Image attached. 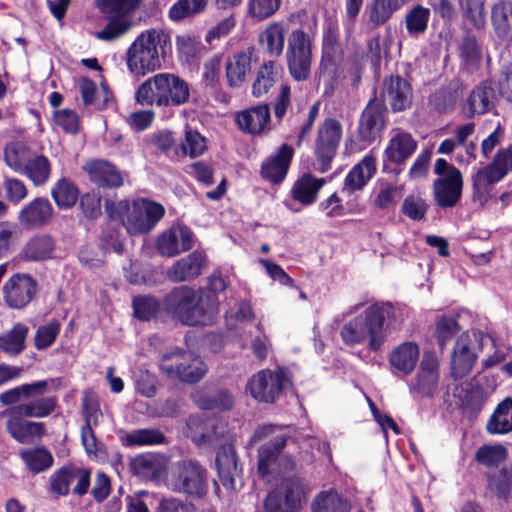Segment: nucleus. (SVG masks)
<instances>
[{
    "label": "nucleus",
    "instance_id": "nucleus-41",
    "mask_svg": "<svg viewBox=\"0 0 512 512\" xmlns=\"http://www.w3.org/2000/svg\"><path fill=\"white\" fill-rule=\"evenodd\" d=\"M489 434H506L512 431V398L507 397L498 404L486 424Z\"/></svg>",
    "mask_w": 512,
    "mask_h": 512
},
{
    "label": "nucleus",
    "instance_id": "nucleus-36",
    "mask_svg": "<svg viewBox=\"0 0 512 512\" xmlns=\"http://www.w3.org/2000/svg\"><path fill=\"white\" fill-rule=\"evenodd\" d=\"M288 438L286 435H278L258 449L257 473L259 478L265 479L271 473V465L279 461Z\"/></svg>",
    "mask_w": 512,
    "mask_h": 512
},
{
    "label": "nucleus",
    "instance_id": "nucleus-64",
    "mask_svg": "<svg viewBox=\"0 0 512 512\" xmlns=\"http://www.w3.org/2000/svg\"><path fill=\"white\" fill-rule=\"evenodd\" d=\"M495 89L500 98L512 103V61L504 62L501 65Z\"/></svg>",
    "mask_w": 512,
    "mask_h": 512
},
{
    "label": "nucleus",
    "instance_id": "nucleus-15",
    "mask_svg": "<svg viewBox=\"0 0 512 512\" xmlns=\"http://www.w3.org/2000/svg\"><path fill=\"white\" fill-rule=\"evenodd\" d=\"M418 146L408 132L398 130L389 140L382 156V172L397 176Z\"/></svg>",
    "mask_w": 512,
    "mask_h": 512
},
{
    "label": "nucleus",
    "instance_id": "nucleus-44",
    "mask_svg": "<svg viewBox=\"0 0 512 512\" xmlns=\"http://www.w3.org/2000/svg\"><path fill=\"white\" fill-rule=\"evenodd\" d=\"M508 456V449L502 444H483L476 450L474 460L488 469H497Z\"/></svg>",
    "mask_w": 512,
    "mask_h": 512
},
{
    "label": "nucleus",
    "instance_id": "nucleus-46",
    "mask_svg": "<svg viewBox=\"0 0 512 512\" xmlns=\"http://www.w3.org/2000/svg\"><path fill=\"white\" fill-rule=\"evenodd\" d=\"M485 477L487 489L498 498L508 499L512 496V472L507 466H502L496 472H487Z\"/></svg>",
    "mask_w": 512,
    "mask_h": 512
},
{
    "label": "nucleus",
    "instance_id": "nucleus-2",
    "mask_svg": "<svg viewBox=\"0 0 512 512\" xmlns=\"http://www.w3.org/2000/svg\"><path fill=\"white\" fill-rule=\"evenodd\" d=\"M171 52V37L164 30L142 31L126 51L127 69L136 77H144L159 70Z\"/></svg>",
    "mask_w": 512,
    "mask_h": 512
},
{
    "label": "nucleus",
    "instance_id": "nucleus-40",
    "mask_svg": "<svg viewBox=\"0 0 512 512\" xmlns=\"http://www.w3.org/2000/svg\"><path fill=\"white\" fill-rule=\"evenodd\" d=\"M19 456L27 469L34 474L47 471L54 464L52 453L44 446L23 449L19 452Z\"/></svg>",
    "mask_w": 512,
    "mask_h": 512
},
{
    "label": "nucleus",
    "instance_id": "nucleus-13",
    "mask_svg": "<svg viewBox=\"0 0 512 512\" xmlns=\"http://www.w3.org/2000/svg\"><path fill=\"white\" fill-rule=\"evenodd\" d=\"M77 480L72 493L82 497L87 494L91 483V470L68 462L56 469L49 477V492L56 497H65L70 493V486Z\"/></svg>",
    "mask_w": 512,
    "mask_h": 512
},
{
    "label": "nucleus",
    "instance_id": "nucleus-56",
    "mask_svg": "<svg viewBox=\"0 0 512 512\" xmlns=\"http://www.w3.org/2000/svg\"><path fill=\"white\" fill-rule=\"evenodd\" d=\"M187 353L185 350L175 348L164 353L159 361V369L167 378L175 380L179 370L186 363Z\"/></svg>",
    "mask_w": 512,
    "mask_h": 512
},
{
    "label": "nucleus",
    "instance_id": "nucleus-20",
    "mask_svg": "<svg viewBox=\"0 0 512 512\" xmlns=\"http://www.w3.org/2000/svg\"><path fill=\"white\" fill-rule=\"evenodd\" d=\"M215 465L222 486L229 492L235 491L236 479L242 476V467L233 444L225 443L218 447Z\"/></svg>",
    "mask_w": 512,
    "mask_h": 512
},
{
    "label": "nucleus",
    "instance_id": "nucleus-60",
    "mask_svg": "<svg viewBox=\"0 0 512 512\" xmlns=\"http://www.w3.org/2000/svg\"><path fill=\"white\" fill-rule=\"evenodd\" d=\"M459 56L467 65H474L481 61V46L471 31H467L462 37L459 46Z\"/></svg>",
    "mask_w": 512,
    "mask_h": 512
},
{
    "label": "nucleus",
    "instance_id": "nucleus-32",
    "mask_svg": "<svg viewBox=\"0 0 512 512\" xmlns=\"http://www.w3.org/2000/svg\"><path fill=\"white\" fill-rule=\"evenodd\" d=\"M492 80L480 82L470 92L467 98L466 117L472 118L475 115H483L490 111L493 106L492 100L496 97V89Z\"/></svg>",
    "mask_w": 512,
    "mask_h": 512
},
{
    "label": "nucleus",
    "instance_id": "nucleus-1",
    "mask_svg": "<svg viewBox=\"0 0 512 512\" xmlns=\"http://www.w3.org/2000/svg\"><path fill=\"white\" fill-rule=\"evenodd\" d=\"M162 310L172 320L188 327L213 324L217 305L208 297L187 285L174 287L164 295Z\"/></svg>",
    "mask_w": 512,
    "mask_h": 512
},
{
    "label": "nucleus",
    "instance_id": "nucleus-53",
    "mask_svg": "<svg viewBox=\"0 0 512 512\" xmlns=\"http://www.w3.org/2000/svg\"><path fill=\"white\" fill-rule=\"evenodd\" d=\"M484 168L491 178L499 181L512 172V143L507 148L498 150L492 161Z\"/></svg>",
    "mask_w": 512,
    "mask_h": 512
},
{
    "label": "nucleus",
    "instance_id": "nucleus-29",
    "mask_svg": "<svg viewBox=\"0 0 512 512\" xmlns=\"http://www.w3.org/2000/svg\"><path fill=\"white\" fill-rule=\"evenodd\" d=\"M236 124L245 134L259 135L270 122V108L267 103L242 110L236 115Z\"/></svg>",
    "mask_w": 512,
    "mask_h": 512
},
{
    "label": "nucleus",
    "instance_id": "nucleus-50",
    "mask_svg": "<svg viewBox=\"0 0 512 512\" xmlns=\"http://www.w3.org/2000/svg\"><path fill=\"white\" fill-rule=\"evenodd\" d=\"M472 181V195L471 199L473 202L479 203L480 206H484L490 199L492 185L499 182L491 178L485 168L479 169L471 177Z\"/></svg>",
    "mask_w": 512,
    "mask_h": 512
},
{
    "label": "nucleus",
    "instance_id": "nucleus-61",
    "mask_svg": "<svg viewBox=\"0 0 512 512\" xmlns=\"http://www.w3.org/2000/svg\"><path fill=\"white\" fill-rule=\"evenodd\" d=\"M19 242V229L16 223L0 221V259L10 255Z\"/></svg>",
    "mask_w": 512,
    "mask_h": 512
},
{
    "label": "nucleus",
    "instance_id": "nucleus-59",
    "mask_svg": "<svg viewBox=\"0 0 512 512\" xmlns=\"http://www.w3.org/2000/svg\"><path fill=\"white\" fill-rule=\"evenodd\" d=\"M282 0H248L247 14L258 21L274 16L280 9Z\"/></svg>",
    "mask_w": 512,
    "mask_h": 512
},
{
    "label": "nucleus",
    "instance_id": "nucleus-27",
    "mask_svg": "<svg viewBox=\"0 0 512 512\" xmlns=\"http://www.w3.org/2000/svg\"><path fill=\"white\" fill-rule=\"evenodd\" d=\"M287 34V27L283 21L270 22L258 36V43L264 55L274 61L279 59L284 53Z\"/></svg>",
    "mask_w": 512,
    "mask_h": 512
},
{
    "label": "nucleus",
    "instance_id": "nucleus-47",
    "mask_svg": "<svg viewBox=\"0 0 512 512\" xmlns=\"http://www.w3.org/2000/svg\"><path fill=\"white\" fill-rule=\"evenodd\" d=\"M208 0H177L168 10V17L173 22L193 18L205 11Z\"/></svg>",
    "mask_w": 512,
    "mask_h": 512
},
{
    "label": "nucleus",
    "instance_id": "nucleus-63",
    "mask_svg": "<svg viewBox=\"0 0 512 512\" xmlns=\"http://www.w3.org/2000/svg\"><path fill=\"white\" fill-rule=\"evenodd\" d=\"M457 92L448 87L436 90L430 97V104L438 113H447L454 109L457 102Z\"/></svg>",
    "mask_w": 512,
    "mask_h": 512
},
{
    "label": "nucleus",
    "instance_id": "nucleus-23",
    "mask_svg": "<svg viewBox=\"0 0 512 512\" xmlns=\"http://www.w3.org/2000/svg\"><path fill=\"white\" fill-rule=\"evenodd\" d=\"M379 100L388 101L392 112L398 113L409 109L412 105V86L400 75L384 78Z\"/></svg>",
    "mask_w": 512,
    "mask_h": 512
},
{
    "label": "nucleus",
    "instance_id": "nucleus-37",
    "mask_svg": "<svg viewBox=\"0 0 512 512\" xmlns=\"http://www.w3.org/2000/svg\"><path fill=\"white\" fill-rule=\"evenodd\" d=\"M325 183L324 178H316L311 173H304L293 184L292 198L305 206L311 205L316 202L318 192Z\"/></svg>",
    "mask_w": 512,
    "mask_h": 512
},
{
    "label": "nucleus",
    "instance_id": "nucleus-12",
    "mask_svg": "<svg viewBox=\"0 0 512 512\" xmlns=\"http://www.w3.org/2000/svg\"><path fill=\"white\" fill-rule=\"evenodd\" d=\"M395 316L390 302H375L363 312V326L367 334V346L372 352L379 351L387 341L389 322Z\"/></svg>",
    "mask_w": 512,
    "mask_h": 512
},
{
    "label": "nucleus",
    "instance_id": "nucleus-8",
    "mask_svg": "<svg viewBox=\"0 0 512 512\" xmlns=\"http://www.w3.org/2000/svg\"><path fill=\"white\" fill-rule=\"evenodd\" d=\"M315 34V29L306 31L302 26L287 34L285 60L294 81H306L311 75Z\"/></svg>",
    "mask_w": 512,
    "mask_h": 512
},
{
    "label": "nucleus",
    "instance_id": "nucleus-33",
    "mask_svg": "<svg viewBox=\"0 0 512 512\" xmlns=\"http://www.w3.org/2000/svg\"><path fill=\"white\" fill-rule=\"evenodd\" d=\"M377 171L376 158L372 152L352 167L344 179L343 191L349 194L361 190Z\"/></svg>",
    "mask_w": 512,
    "mask_h": 512
},
{
    "label": "nucleus",
    "instance_id": "nucleus-9",
    "mask_svg": "<svg viewBox=\"0 0 512 512\" xmlns=\"http://www.w3.org/2000/svg\"><path fill=\"white\" fill-rule=\"evenodd\" d=\"M207 469L195 459H183L173 467L169 486L173 492L193 499H202L208 492Z\"/></svg>",
    "mask_w": 512,
    "mask_h": 512
},
{
    "label": "nucleus",
    "instance_id": "nucleus-6",
    "mask_svg": "<svg viewBox=\"0 0 512 512\" xmlns=\"http://www.w3.org/2000/svg\"><path fill=\"white\" fill-rule=\"evenodd\" d=\"M388 109L383 100H379L376 89L370 97L358 121L355 138H348L345 147L350 152L361 151L380 140L387 126Z\"/></svg>",
    "mask_w": 512,
    "mask_h": 512
},
{
    "label": "nucleus",
    "instance_id": "nucleus-34",
    "mask_svg": "<svg viewBox=\"0 0 512 512\" xmlns=\"http://www.w3.org/2000/svg\"><path fill=\"white\" fill-rule=\"evenodd\" d=\"M377 171L376 158L372 152L352 167L344 179L343 191L349 194L361 190Z\"/></svg>",
    "mask_w": 512,
    "mask_h": 512
},
{
    "label": "nucleus",
    "instance_id": "nucleus-3",
    "mask_svg": "<svg viewBox=\"0 0 512 512\" xmlns=\"http://www.w3.org/2000/svg\"><path fill=\"white\" fill-rule=\"evenodd\" d=\"M190 98L189 84L179 75L169 72L155 74L136 89L134 99L140 106L178 107Z\"/></svg>",
    "mask_w": 512,
    "mask_h": 512
},
{
    "label": "nucleus",
    "instance_id": "nucleus-11",
    "mask_svg": "<svg viewBox=\"0 0 512 512\" xmlns=\"http://www.w3.org/2000/svg\"><path fill=\"white\" fill-rule=\"evenodd\" d=\"M342 135V124L336 118L328 117L319 124L313 146L314 166L319 173H326L331 169Z\"/></svg>",
    "mask_w": 512,
    "mask_h": 512
},
{
    "label": "nucleus",
    "instance_id": "nucleus-42",
    "mask_svg": "<svg viewBox=\"0 0 512 512\" xmlns=\"http://www.w3.org/2000/svg\"><path fill=\"white\" fill-rule=\"evenodd\" d=\"M51 197L58 209H71L78 201L79 189L71 179L62 177L53 185Z\"/></svg>",
    "mask_w": 512,
    "mask_h": 512
},
{
    "label": "nucleus",
    "instance_id": "nucleus-49",
    "mask_svg": "<svg viewBox=\"0 0 512 512\" xmlns=\"http://www.w3.org/2000/svg\"><path fill=\"white\" fill-rule=\"evenodd\" d=\"M464 19L477 31L486 26V0H458Z\"/></svg>",
    "mask_w": 512,
    "mask_h": 512
},
{
    "label": "nucleus",
    "instance_id": "nucleus-54",
    "mask_svg": "<svg viewBox=\"0 0 512 512\" xmlns=\"http://www.w3.org/2000/svg\"><path fill=\"white\" fill-rule=\"evenodd\" d=\"M430 19V10L416 5L405 16V28L410 36H419L426 32Z\"/></svg>",
    "mask_w": 512,
    "mask_h": 512
},
{
    "label": "nucleus",
    "instance_id": "nucleus-51",
    "mask_svg": "<svg viewBox=\"0 0 512 512\" xmlns=\"http://www.w3.org/2000/svg\"><path fill=\"white\" fill-rule=\"evenodd\" d=\"M22 174L26 175L35 186L44 185L51 175V163L44 155L28 159Z\"/></svg>",
    "mask_w": 512,
    "mask_h": 512
},
{
    "label": "nucleus",
    "instance_id": "nucleus-45",
    "mask_svg": "<svg viewBox=\"0 0 512 512\" xmlns=\"http://www.w3.org/2000/svg\"><path fill=\"white\" fill-rule=\"evenodd\" d=\"M133 315L142 322L155 320L162 309V301L153 295H136L132 299Z\"/></svg>",
    "mask_w": 512,
    "mask_h": 512
},
{
    "label": "nucleus",
    "instance_id": "nucleus-10",
    "mask_svg": "<svg viewBox=\"0 0 512 512\" xmlns=\"http://www.w3.org/2000/svg\"><path fill=\"white\" fill-rule=\"evenodd\" d=\"M143 0H95L97 8L108 19L105 27L96 33L104 41H112L124 35L132 26V14Z\"/></svg>",
    "mask_w": 512,
    "mask_h": 512
},
{
    "label": "nucleus",
    "instance_id": "nucleus-58",
    "mask_svg": "<svg viewBox=\"0 0 512 512\" xmlns=\"http://www.w3.org/2000/svg\"><path fill=\"white\" fill-rule=\"evenodd\" d=\"M103 225L99 238L107 248H111L114 252L121 254L124 246L121 239V227L123 226L118 220H112Z\"/></svg>",
    "mask_w": 512,
    "mask_h": 512
},
{
    "label": "nucleus",
    "instance_id": "nucleus-5",
    "mask_svg": "<svg viewBox=\"0 0 512 512\" xmlns=\"http://www.w3.org/2000/svg\"><path fill=\"white\" fill-rule=\"evenodd\" d=\"M48 386L47 380L16 386L0 394V403L3 406L14 405L9 408V412L25 418L48 417L55 411L58 404L56 396H42Z\"/></svg>",
    "mask_w": 512,
    "mask_h": 512
},
{
    "label": "nucleus",
    "instance_id": "nucleus-26",
    "mask_svg": "<svg viewBox=\"0 0 512 512\" xmlns=\"http://www.w3.org/2000/svg\"><path fill=\"white\" fill-rule=\"evenodd\" d=\"M439 382V361L433 352H425L411 390L423 397L432 398Z\"/></svg>",
    "mask_w": 512,
    "mask_h": 512
},
{
    "label": "nucleus",
    "instance_id": "nucleus-22",
    "mask_svg": "<svg viewBox=\"0 0 512 512\" xmlns=\"http://www.w3.org/2000/svg\"><path fill=\"white\" fill-rule=\"evenodd\" d=\"M194 246V233L186 225L171 227L159 235L156 248L162 256L174 257Z\"/></svg>",
    "mask_w": 512,
    "mask_h": 512
},
{
    "label": "nucleus",
    "instance_id": "nucleus-48",
    "mask_svg": "<svg viewBox=\"0 0 512 512\" xmlns=\"http://www.w3.org/2000/svg\"><path fill=\"white\" fill-rule=\"evenodd\" d=\"M313 512H350L351 505L336 491L321 492L312 504Z\"/></svg>",
    "mask_w": 512,
    "mask_h": 512
},
{
    "label": "nucleus",
    "instance_id": "nucleus-57",
    "mask_svg": "<svg viewBox=\"0 0 512 512\" xmlns=\"http://www.w3.org/2000/svg\"><path fill=\"white\" fill-rule=\"evenodd\" d=\"M61 330L59 320L52 319L44 325H40L34 335V347L38 351L48 349L54 344Z\"/></svg>",
    "mask_w": 512,
    "mask_h": 512
},
{
    "label": "nucleus",
    "instance_id": "nucleus-30",
    "mask_svg": "<svg viewBox=\"0 0 512 512\" xmlns=\"http://www.w3.org/2000/svg\"><path fill=\"white\" fill-rule=\"evenodd\" d=\"M469 337L461 335L457 338L451 358V376L455 379L466 377L473 369L477 355L469 347Z\"/></svg>",
    "mask_w": 512,
    "mask_h": 512
},
{
    "label": "nucleus",
    "instance_id": "nucleus-25",
    "mask_svg": "<svg viewBox=\"0 0 512 512\" xmlns=\"http://www.w3.org/2000/svg\"><path fill=\"white\" fill-rule=\"evenodd\" d=\"M206 264V254L202 251L194 250L175 261L173 265L167 269L166 275L173 283L191 281L202 274Z\"/></svg>",
    "mask_w": 512,
    "mask_h": 512
},
{
    "label": "nucleus",
    "instance_id": "nucleus-43",
    "mask_svg": "<svg viewBox=\"0 0 512 512\" xmlns=\"http://www.w3.org/2000/svg\"><path fill=\"white\" fill-rule=\"evenodd\" d=\"M126 447L168 444L166 435L158 428H141L127 433L122 440Z\"/></svg>",
    "mask_w": 512,
    "mask_h": 512
},
{
    "label": "nucleus",
    "instance_id": "nucleus-35",
    "mask_svg": "<svg viewBox=\"0 0 512 512\" xmlns=\"http://www.w3.org/2000/svg\"><path fill=\"white\" fill-rule=\"evenodd\" d=\"M253 54L254 47H248L233 54L226 63V79L231 88H238L245 82L247 74L251 71Z\"/></svg>",
    "mask_w": 512,
    "mask_h": 512
},
{
    "label": "nucleus",
    "instance_id": "nucleus-55",
    "mask_svg": "<svg viewBox=\"0 0 512 512\" xmlns=\"http://www.w3.org/2000/svg\"><path fill=\"white\" fill-rule=\"evenodd\" d=\"M207 365L200 358L187 353L186 363L181 367L175 380L186 384L198 383L207 373Z\"/></svg>",
    "mask_w": 512,
    "mask_h": 512
},
{
    "label": "nucleus",
    "instance_id": "nucleus-21",
    "mask_svg": "<svg viewBox=\"0 0 512 512\" xmlns=\"http://www.w3.org/2000/svg\"><path fill=\"white\" fill-rule=\"evenodd\" d=\"M54 208L46 197H36L24 205L17 214V221L26 230H37L49 225Z\"/></svg>",
    "mask_w": 512,
    "mask_h": 512
},
{
    "label": "nucleus",
    "instance_id": "nucleus-7",
    "mask_svg": "<svg viewBox=\"0 0 512 512\" xmlns=\"http://www.w3.org/2000/svg\"><path fill=\"white\" fill-rule=\"evenodd\" d=\"M342 58L340 28L335 17L324 21L321 56L319 61V78L323 81L324 95L332 96L338 85L339 65Z\"/></svg>",
    "mask_w": 512,
    "mask_h": 512
},
{
    "label": "nucleus",
    "instance_id": "nucleus-19",
    "mask_svg": "<svg viewBox=\"0 0 512 512\" xmlns=\"http://www.w3.org/2000/svg\"><path fill=\"white\" fill-rule=\"evenodd\" d=\"M293 157V147L287 143L281 144L275 153L262 162L259 171L261 178L272 185L282 184L287 177Z\"/></svg>",
    "mask_w": 512,
    "mask_h": 512
},
{
    "label": "nucleus",
    "instance_id": "nucleus-39",
    "mask_svg": "<svg viewBox=\"0 0 512 512\" xmlns=\"http://www.w3.org/2000/svg\"><path fill=\"white\" fill-rule=\"evenodd\" d=\"M29 327L22 323H15L10 330L0 334V352L9 357H16L26 349V340Z\"/></svg>",
    "mask_w": 512,
    "mask_h": 512
},
{
    "label": "nucleus",
    "instance_id": "nucleus-31",
    "mask_svg": "<svg viewBox=\"0 0 512 512\" xmlns=\"http://www.w3.org/2000/svg\"><path fill=\"white\" fill-rule=\"evenodd\" d=\"M420 356L416 342L406 341L397 345L388 356L390 366L404 376L412 374Z\"/></svg>",
    "mask_w": 512,
    "mask_h": 512
},
{
    "label": "nucleus",
    "instance_id": "nucleus-28",
    "mask_svg": "<svg viewBox=\"0 0 512 512\" xmlns=\"http://www.w3.org/2000/svg\"><path fill=\"white\" fill-rule=\"evenodd\" d=\"M56 242L50 234H35L23 244L19 257L23 262H42L53 257Z\"/></svg>",
    "mask_w": 512,
    "mask_h": 512
},
{
    "label": "nucleus",
    "instance_id": "nucleus-38",
    "mask_svg": "<svg viewBox=\"0 0 512 512\" xmlns=\"http://www.w3.org/2000/svg\"><path fill=\"white\" fill-rule=\"evenodd\" d=\"M491 24L501 40L512 38V1L497 0L491 7Z\"/></svg>",
    "mask_w": 512,
    "mask_h": 512
},
{
    "label": "nucleus",
    "instance_id": "nucleus-14",
    "mask_svg": "<svg viewBox=\"0 0 512 512\" xmlns=\"http://www.w3.org/2000/svg\"><path fill=\"white\" fill-rule=\"evenodd\" d=\"M305 502V492L299 478H285L264 500L265 512H298Z\"/></svg>",
    "mask_w": 512,
    "mask_h": 512
},
{
    "label": "nucleus",
    "instance_id": "nucleus-52",
    "mask_svg": "<svg viewBox=\"0 0 512 512\" xmlns=\"http://www.w3.org/2000/svg\"><path fill=\"white\" fill-rule=\"evenodd\" d=\"M276 61L265 62L257 72L256 79L252 85V95L261 97L269 92L277 81Z\"/></svg>",
    "mask_w": 512,
    "mask_h": 512
},
{
    "label": "nucleus",
    "instance_id": "nucleus-24",
    "mask_svg": "<svg viewBox=\"0 0 512 512\" xmlns=\"http://www.w3.org/2000/svg\"><path fill=\"white\" fill-rule=\"evenodd\" d=\"M83 168L88 174L90 182L99 188L118 189L124 185L123 172L107 160H89Z\"/></svg>",
    "mask_w": 512,
    "mask_h": 512
},
{
    "label": "nucleus",
    "instance_id": "nucleus-16",
    "mask_svg": "<svg viewBox=\"0 0 512 512\" xmlns=\"http://www.w3.org/2000/svg\"><path fill=\"white\" fill-rule=\"evenodd\" d=\"M37 280L28 273H14L2 286L5 304L15 310L27 307L38 293Z\"/></svg>",
    "mask_w": 512,
    "mask_h": 512
},
{
    "label": "nucleus",
    "instance_id": "nucleus-62",
    "mask_svg": "<svg viewBox=\"0 0 512 512\" xmlns=\"http://www.w3.org/2000/svg\"><path fill=\"white\" fill-rule=\"evenodd\" d=\"M460 326L453 316L443 315L436 322L435 337L441 350L459 332Z\"/></svg>",
    "mask_w": 512,
    "mask_h": 512
},
{
    "label": "nucleus",
    "instance_id": "nucleus-18",
    "mask_svg": "<svg viewBox=\"0 0 512 512\" xmlns=\"http://www.w3.org/2000/svg\"><path fill=\"white\" fill-rule=\"evenodd\" d=\"M285 381L286 375L283 371L273 372L265 369L257 372L249 379L247 389L257 401L273 403L282 393Z\"/></svg>",
    "mask_w": 512,
    "mask_h": 512
},
{
    "label": "nucleus",
    "instance_id": "nucleus-17",
    "mask_svg": "<svg viewBox=\"0 0 512 512\" xmlns=\"http://www.w3.org/2000/svg\"><path fill=\"white\" fill-rule=\"evenodd\" d=\"M464 179L460 170L452 169L446 177L435 178L432 182L434 205L441 209H453L462 199Z\"/></svg>",
    "mask_w": 512,
    "mask_h": 512
},
{
    "label": "nucleus",
    "instance_id": "nucleus-4",
    "mask_svg": "<svg viewBox=\"0 0 512 512\" xmlns=\"http://www.w3.org/2000/svg\"><path fill=\"white\" fill-rule=\"evenodd\" d=\"M105 210L108 217L121 222L130 235L149 233L165 215L162 204L147 198L132 202L107 200Z\"/></svg>",
    "mask_w": 512,
    "mask_h": 512
}]
</instances>
